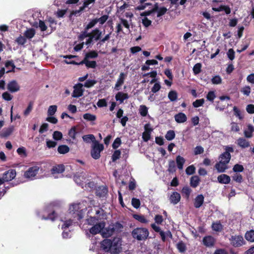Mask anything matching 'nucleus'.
Segmentation results:
<instances>
[{
  "mask_svg": "<svg viewBox=\"0 0 254 254\" xmlns=\"http://www.w3.org/2000/svg\"><path fill=\"white\" fill-rule=\"evenodd\" d=\"M254 131V127L252 125H249L247 128L245 130L244 133L246 137H251L252 133Z\"/></svg>",
  "mask_w": 254,
  "mask_h": 254,
  "instance_id": "obj_34",
  "label": "nucleus"
},
{
  "mask_svg": "<svg viewBox=\"0 0 254 254\" xmlns=\"http://www.w3.org/2000/svg\"><path fill=\"white\" fill-rule=\"evenodd\" d=\"M175 121L178 123H183L187 121V118L186 115L180 112L175 116Z\"/></svg>",
  "mask_w": 254,
  "mask_h": 254,
  "instance_id": "obj_22",
  "label": "nucleus"
},
{
  "mask_svg": "<svg viewBox=\"0 0 254 254\" xmlns=\"http://www.w3.org/2000/svg\"><path fill=\"white\" fill-rule=\"evenodd\" d=\"M7 89L10 92L14 93L19 90L20 86L15 80H12L8 83Z\"/></svg>",
  "mask_w": 254,
  "mask_h": 254,
  "instance_id": "obj_12",
  "label": "nucleus"
},
{
  "mask_svg": "<svg viewBox=\"0 0 254 254\" xmlns=\"http://www.w3.org/2000/svg\"><path fill=\"white\" fill-rule=\"evenodd\" d=\"M16 171L15 170L10 169L5 172L2 175L0 180L2 181V184L5 182H8L13 179L16 176Z\"/></svg>",
  "mask_w": 254,
  "mask_h": 254,
  "instance_id": "obj_7",
  "label": "nucleus"
},
{
  "mask_svg": "<svg viewBox=\"0 0 254 254\" xmlns=\"http://www.w3.org/2000/svg\"><path fill=\"white\" fill-rule=\"evenodd\" d=\"M83 139L86 142H90L91 141L95 142V136L93 134H88L83 136Z\"/></svg>",
  "mask_w": 254,
  "mask_h": 254,
  "instance_id": "obj_43",
  "label": "nucleus"
},
{
  "mask_svg": "<svg viewBox=\"0 0 254 254\" xmlns=\"http://www.w3.org/2000/svg\"><path fill=\"white\" fill-rule=\"evenodd\" d=\"M2 97L6 101H10L12 98V96L8 92H5L2 93Z\"/></svg>",
  "mask_w": 254,
  "mask_h": 254,
  "instance_id": "obj_60",
  "label": "nucleus"
},
{
  "mask_svg": "<svg viewBox=\"0 0 254 254\" xmlns=\"http://www.w3.org/2000/svg\"><path fill=\"white\" fill-rule=\"evenodd\" d=\"M64 170V166L63 165H58L54 166L51 170L52 174L56 178H58V174H62Z\"/></svg>",
  "mask_w": 254,
  "mask_h": 254,
  "instance_id": "obj_15",
  "label": "nucleus"
},
{
  "mask_svg": "<svg viewBox=\"0 0 254 254\" xmlns=\"http://www.w3.org/2000/svg\"><path fill=\"white\" fill-rule=\"evenodd\" d=\"M195 171V167L193 165H190L187 168L186 170V174L190 175L193 174Z\"/></svg>",
  "mask_w": 254,
  "mask_h": 254,
  "instance_id": "obj_58",
  "label": "nucleus"
},
{
  "mask_svg": "<svg viewBox=\"0 0 254 254\" xmlns=\"http://www.w3.org/2000/svg\"><path fill=\"white\" fill-rule=\"evenodd\" d=\"M64 63L68 64H74V65H82L85 64L87 68H95L97 66L96 62L95 61H90L88 59H83V60L80 62H76L75 61H68L64 60Z\"/></svg>",
  "mask_w": 254,
  "mask_h": 254,
  "instance_id": "obj_4",
  "label": "nucleus"
},
{
  "mask_svg": "<svg viewBox=\"0 0 254 254\" xmlns=\"http://www.w3.org/2000/svg\"><path fill=\"white\" fill-rule=\"evenodd\" d=\"M134 218L136 220L143 223H146L148 222L147 220L143 215H134Z\"/></svg>",
  "mask_w": 254,
  "mask_h": 254,
  "instance_id": "obj_48",
  "label": "nucleus"
},
{
  "mask_svg": "<svg viewBox=\"0 0 254 254\" xmlns=\"http://www.w3.org/2000/svg\"><path fill=\"white\" fill-rule=\"evenodd\" d=\"M97 81L95 80H87L84 83V86L87 88H90L94 86Z\"/></svg>",
  "mask_w": 254,
  "mask_h": 254,
  "instance_id": "obj_47",
  "label": "nucleus"
},
{
  "mask_svg": "<svg viewBox=\"0 0 254 254\" xmlns=\"http://www.w3.org/2000/svg\"><path fill=\"white\" fill-rule=\"evenodd\" d=\"M227 164L219 161V163L215 165V167L219 172H224L227 169Z\"/></svg>",
  "mask_w": 254,
  "mask_h": 254,
  "instance_id": "obj_24",
  "label": "nucleus"
},
{
  "mask_svg": "<svg viewBox=\"0 0 254 254\" xmlns=\"http://www.w3.org/2000/svg\"><path fill=\"white\" fill-rule=\"evenodd\" d=\"M13 131V127L3 128L0 132V136L2 137H7L10 135Z\"/></svg>",
  "mask_w": 254,
  "mask_h": 254,
  "instance_id": "obj_23",
  "label": "nucleus"
},
{
  "mask_svg": "<svg viewBox=\"0 0 254 254\" xmlns=\"http://www.w3.org/2000/svg\"><path fill=\"white\" fill-rule=\"evenodd\" d=\"M82 87L83 85L81 83H78L74 85L72 96L74 98H78L82 96L84 91Z\"/></svg>",
  "mask_w": 254,
  "mask_h": 254,
  "instance_id": "obj_9",
  "label": "nucleus"
},
{
  "mask_svg": "<svg viewBox=\"0 0 254 254\" xmlns=\"http://www.w3.org/2000/svg\"><path fill=\"white\" fill-rule=\"evenodd\" d=\"M246 239L251 242H254V231L251 230L245 234Z\"/></svg>",
  "mask_w": 254,
  "mask_h": 254,
  "instance_id": "obj_32",
  "label": "nucleus"
},
{
  "mask_svg": "<svg viewBox=\"0 0 254 254\" xmlns=\"http://www.w3.org/2000/svg\"><path fill=\"white\" fill-rule=\"evenodd\" d=\"M126 76H127V75L125 73H124V72L120 73L119 78L117 79V82L115 85L114 89L116 90L119 91L121 89V87L124 84L125 80L126 78Z\"/></svg>",
  "mask_w": 254,
  "mask_h": 254,
  "instance_id": "obj_14",
  "label": "nucleus"
},
{
  "mask_svg": "<svg viewBox=\"0 0 254 254\" xmlns=\"http://www.w3.org/2000/svg\"><path fill=\"white\" fill-rule=\"evenodd\" d=\"M123 112H117V117L121 119V123L123 127L126 125V122L128 121V118L127 116L123 117Z\"/></svg>",
  "mask_w": 254,
  "mask_h": 254,
  "instance_id": "obj_30",
  "label": "nucleus"
},
{
  "mask_svg": "<svg viewBox=\"0 0 254 254\" xmlns=\"http://www.w3.org/2000/svg\"><path fill=\"white\" fill-rule=\"evenodd\" d=\"M95 0H85L84 2L83 6L80 7V10L83 11L85 8L87 7L90 4L94 2Z\"/></svg>",
  "mask_w": 254,
  "mask_h": 254,
  "instance_id": "obj_54",
  "label": "nucleus"
},
{
  "mask_svg": "<svg viewBox=\"0 0 254 254\" xmlns=\"http://www.w3.org/2000/svg\"><path fill=\"white\" fill-rule=\"evenodd\" d=\"M109 16L108 15H104L99 18H95L97 22H99L100 24H103L108 19Z\"/></svg>",
  "mask_w": 254,
  "mask_h": 254,
  "instance_id": "obj_55",
  "label": "nucleus"
},
{
  "mask_svg": "<svg viewBox=\"0 0 254 254\" xmlns=\"http://www.w3.org/2000/svg\"><path fill=\"white\" fill-rule=\"evenodd\" d=\"M142 23L143 26L145 27H148L151 24V21L147 17H144L142 19Z\"/></svg>",
  "mask_w": 254,
  "mask_h": 254,
  "instance_id": "obj_63",
  "label": "nucleus"
},
{
  "mask_svg": "<svg viewBox=\"0 0 254 254\" xmlns=\"http://www.w3.org/2000/svg\"><path fill=\"white\" fill-rule=\"evenodd\" d=\"M69 150V147L65 145H60L58 148V151L60 154H65Z\"/></svg>",
  "mask_w": 254,
  "mask_h": 254,
  "instance_id": "obj_37",
  "label": "nucleus"
},
{
  "mask_svg": "<svg viewBox=\"0 0 254 254\" xmlns=\"http://www.w3.org/2000/svg\"><path fill=\"white\" fill-rule=\"evenodd\" d=\"M167 8L165 7H161L159 8L157 11V16L159 17L164 15L167 12Z\"/></svg>",
  "mask_w": 254,
  "mask_h": 254,
  "instance_id": "obj_52",
  "label": "nucleus"
},
{
  "mask_svg": "<svg viewBox=\"0 0 254 254\" xmlns=\"http://www.w3.org/2000/svg\"><path fill=\"white\" fill-rule=\"evenodd\" d=\"M87 31H85L82 32L81 34L78 36V40L80 41H83L85 38L88 37L90 36V33H87Z\"/></svg>",
  "mask_w": 254,
  "mask_h": 254,
  "instance_id": "obj_53",
  "label": "nucleus"
},
{
  "mask_svg": "<svg viewBox=\"0 0 254 254\" xmlns=\"http://www.w3.org/2000/svg\"><path fill=\"white\" fill-rule=\"evenodd\" d=\"M176 163L179 169H183L184 164L185 163V159L182 156L179 155L176 157Z\"/></svg>",
  "mask_w": 254,
  "mask_h": 254,
  "instance_id": "obj_26",
  "label": "nucleus"
},
{
  "mask_svg": "<svg viewBox=\"0 0 254 254\" xmlns=\"http://www.w3.org/2000/svg\"><path fill=\"white\" fill-rule=\"evenodd\" d=\"M204 102V100L203 99H197L193 102L192 105L194 107L197 108L202 106Z\"/></svg>",
  "mask_w": 254,
  "mask_h": 254,
  "instance_id": "obj_57",
  "label": "nucleus"
},
{
  "mask_svg": "<svg viewBox=\"0 0 254 254\" xmlns=\"http://www.w3.org/2000/svg\"><path fill=\"white\" fill-rule=\"evenodd\" d=\"M231 159V155L230 153H228L227 152H224L222 153L219 158V159L221 161L224 162L226 164H228Z\"/></svg>",
  "mask_w": 254,
  "mask_h": 254,
  "instance_id": "obj_25",
  "label": "nucleus"
},
{
  "mask_svg": "<svg viewBox=\"0 0 254 254\" xmlns=\"http://www.w3.org/2000/svg\"><path fill=\"white\" fill-rule=\"evenodd\" d=\"M83 118L88 121H93L96 119V116L89 113L83 115Z\"/></svg>",
  "mask_w": 254,
  "mask_h": 254,
  "instance_id": "obj_49",
  "label": "nucleus"
},
{
  "mask_svg": "<svg viewBox=\"0 0 254 254\" xmlns=\"http://www.w3.org/2000/svg\"><path fill=\"white\" fill-rule=\"evenodd\" d=\"M98 56V54L97 51L92 50L88 53H86L85 55L84 59H95Z\"/></svg>",
  "mask_w": 254,
  "mask_h": 254,
  "instance_id": "obj_27",
  "label": "nucleus"
},
{
  "mask_svg": "<svg viewBox=\"0 0 254 254\" xmlns=\"http://www.w3.org/2000/svg\"><path fill=\"white\" fill-rule=\"evenodd\" d=\"M97 105L99 107H106L107 105V101L105 99H99L97 103Z\"/></svg>",
  "mask_w": 254,
  "mask_h": 254,
  "instance_id": "obj_59",
  "label": "nucleus"
},
{
  "mask_svg": "<svg viewBox=\"0 0 254 254\" xmlns=\"http://www.w3.org/2000/svg\"><path fill=\"white\" fill-rule=\"evenodd\" d=\"M35 34V31L33 28L27 29L24 32V36L28 39H31Z\"/></svg>",
  "mask_w": 254,
  "mask_h": 254,
  "instance_id": "obj_33",
  "label": "nucleus"
},
{
  "mask_svg": "<svg viewBox=\"0 0 254 254\" xmlns=\"http://www.w3.org/2000/svg\"><path fill=\"white\" fill-rule=\"evenodd\" d=\"M191 192V189L188 187L183 188L182 191L183 195L186 197L187 199L189 198Z\"/></svg>",
  "mask_w": 254,
  "mask_h": 254,
  "instance_id": "obj_41",
  "label": "nucleus"
},
{
  "mask_svg": "<svg viewBox=\"0 0 254 254\" xmlns=\"http://www.w3.org/2000/svg\"><path fill=\"white\" fill-rule=\"evenodd\" d=\"M168 97L171 101H175L177 99L178 93L175 90H171L169 92Z\"/></svg>",
  "mask_w": 254,
  "mask_h": 254,
  "instance_id": "obj_36",
  "label": "nucleus"
},
{
  "mask_svg": "<svg viewBox=\"0 0 254 254\" xmlns=\"http://www.w3.org/2000/svg\"><path fill=\"white\" fill-rule=\"evenodd\" d=\"M227 56L228 58L232 61L235 58V52L233 49H230L227 52Z\"/></svg>",
  "mask_w": 254,
  "mask_h": 254,
  "instance_id": "obj_64",
  "label": "nucleus"
},
{
  "mask_svg": "<svg viewBox=\"0 0 254 254\" xmlns=\"http://www.w3.org/2000/svg\"><path fill=\"white\" fill-rule=\"evenodd\" d=\"M199 178L197 176H192L190 179V185L193 188H196L199 184Z\"/></svg>",
  "mask_w": 254,
  "mask_h": 254,
  "instance_id": "obj_35",
  "label": "nucleus"
},
{
  "mask_svg": "<svg viewBox=\"0 0 254 254\" xmlns=\"http://www.w3.org/2000/svg\"><path fill=\"white\" fill-rule=\"evenodd\" d=\"M219 183L223 184H228L230 182V177L226 174H222L219 175L218 178Z\"/></svg>",
  "mask_w": 254,
  "mask_h": 254,
  "instance_id": "obj_20",
  "label": "nucleus"
},
{
  "mask_svg": "<svg viewBox=\"0 0 254 254\" xmlns=\"http://www.w3.org/2000/svg\"><path fill=\"white\" fill-rule=\"evenodd\" d=\"M15 41L18 45H23L26 42V38L21 35H20Z\"/></svg>",
  "mask_w": 254,
  "mask_h": 254,
  "instance_id": "obj_56",
  "label": "nucleus"
},
{
  "mask_svg": "<svg viewBox=\"0 0 254 254\" xmlns=\"http://www.w3.org/2000/svg\"><path fill=\"white\" fill-rule=\"evenodd\" d=\"M238 144L242 148H246L249 146V142L245 138H240L237 140Z\"/></svg>",
  "mask_w": 254,
  "mask_h": 254,
  "instance_id": "obj_29",
  "label": "nucleus"
},
{
  "mask_svg": "<svg viewBox=\"0 0 254 254\" xmlns=\"http://www.w3.org/2000/svg\"><path fill=\"white\" fill-rule=\"evenodd\" d=\"M202 65L200 63H197L193 67L192 70L193 73L195 75H197L200 73L201 71Z\"/></svg>",
  "mask_w": 254,
  "mask_h": 254,
  "instance_id": "obj_40",
  "label": "nucleus"
},
{
  "mask_svg": "<svg viewBox=\"0 0 254 254\" xmlns=\"http://www.w3.org/2000/svg\"><path fill=\"white\" fill-rule=\"evenodd\" d=\"M168 171L170 173H173L176 171V164L174 161H170L169 162Z\"/></svg>",
  "mask_w": 254,
  "mask_h": 254,
  "instance_id": "obj_45",
  "label": "nucleus"
},
{
  "mask_svg": "<svg viewBox=\"0 0 254 254\" xmlns=\"http://www.w3.org/2000/svg\"><path fill=\"white\" fill-rule=\"evenodd\" d=\"M230 240L231 244L235 247H240L244 244V239L240 235L232 236Z\"/></svg>",
  "mask_w": 254,
  "mask_h": 254,
  "instance_id": "obj_8",
  "label": "nucleus"
},
{
  "mask_svg": "<svg viewBox=\"0 0 254 254\" xmlns=\"http://www.w3.org/2000/svg\"><path fill=\"white\" fill-rule=\"evenodd\" d=\"M115 98L117 101H119L120 103H122L124 102L125 100L128 98V95L127 93L119 92L116 94Z\"/></svg>",
  "mask_w": 254,
  "mask_h": 254,
  "instance_id": "obj_17",
  "label": "nucleus"
},
{
  "mask_svg": "<svg viewBox=\"0 0 254 254\" xmlns=\"http://www.w3.org/2000/svg\"><path fill=\"white\" fill-rule=\"evenodd\" d=\"M17 152L18 155L22 158H25L27 156L26 149L24 147H20L17 149Z\"/></svg>",
  "mask_w": 254,
  "mask_h": 254,
  "instance_id": "obj_38",
  "label": "nucleus"
},
{
  "mask_svg": "<svg viewBox=\"0 0 254 254\" xmlns=\"http://www.w3.org/2000/svg\"><path fill=\"white\" fill-rule=\"evenodd\" d=\"M103 149L104 145L95 141L94 142V145L91 152L92 157L95 159L99 158L100 157V153Z\"/></svg>",
  "mask_w": 254,
  "mask_h": 254,
  "instance_id": "obj_5",
  "label": "nucleus"
},
{
  "mask_svg": "<svg viewBox=\"0 0 254 254\" xmlns=\"http://www.w3.org/2000/svg\"><path fill=\"white\" fill-rule=\"evenodd\" d=\"M148 235L149 232L145 228H137L134 229L132 232L133 237L139 241L146 239Z\"/></svg>",
  "mask_w": 254,
  "mask_h": 254,
  "instance_id": "obj_3",
  "label": "nucleus"
},
{
  "mask_svg": "<svg viewBox=\"0 0 254 254\" xmlns=\"http://www.w3.org/2000/svg\"><path fill=\"white\" fill-rule=\"evenodd\" d=\"M170 200L174 204H177L180 200V194L177 192H174L170 196Z\"/></svg>",
  "mask_w": 254,
  "mask_h": 254,
  "instance_id": "obj_19",
  "label": "nucleus"
},
{
  "mask_svg": "<svg viewBox=\"0 0 254 254\" xmlns=\"http://www.w3.org/2000/svg\"><path fill=\"white\" fill-rule=\"evenodd\" d=\"M213 10L215 11H220L224 10L227 14L231 13V9L228 6L221 5L219 8H213Z\"/></svg>",
  "mask_w": 254,
  "mask_h": 254,
  "instance_id": "obj_28",
  "label": "nucleus"
},
{
  "mask_svg": "<svg viewBox=\"0 0 254 254\" xmlns=\"http://www.w3.org/2000/svg\"><path fill=\"white\" fill-rule=\"evenodd\" d=\"M90 34V36H92L94 40L96 41H97L101 40L102 32L98 28H95L92 31Z\"/></svg>",
  "mask_w": 254,
  "mask_h": 254,
  "instance_id": "obj_16",
  "label": "nucleus"
},
{
  "mask_svg": "<svg viewBox=\"0 0 254 254\" xmlns=\"http://www.w3.org/2000/svg\"><path fill=\"white\" fill-rule=\"evenodd\" d=\"M216 243V239L211 236H206L203 238V244L208 248L214 247Z\"/></svg>",
  "mask_w": 254,
  "mask_h": 254,
  "instance_id": "obj_10",
  "label": "nucleus"
},
{
  "mask_svg": "<svg viewBox=\"0 0 254 254\" xmlns=\"http://www.w3.org/2000/svg\"><path fill=\"white\" fill-rule=\"evenodd\" d=\"M114 232V227L110 226L104 230H103L102 235L103 237H109L113 234Z\"/></svg>",
  "mask_w": 254,
  "mask_h": 254,
  "instance_id": "obj_21",
  "label": "nucleus"
},
{
  "mask_svg": "<svg viewBox=\"0 0 254 254\" xmlns=\"http://www.w3.org/2000/svg\"><path fill=\"white\" fill-rule=\"evenodd\" d=\"M91 211H94L97 216H91L87 219L84 226H86L85 229L89 230L90 234L96 235L100 233L105 227V222L101 221L105 218L104 211L97 207H94Z\"/></svg>",
  "mask_w": 254,
  "mask_h": 254,
  "instance_id": "obj_1",
  "label": "nucleus"
},
{
  "mask_svg": "<svg viewBox=\"0 0 254 254\" xmlns=\"http://www.w3.org/2000/svg\"><path fill=\"white\" fill-rule=\"evenodd\" d=\"M131 204L134 208H137L139 207L140 203L138 199L133 198L131 200Z\"/></svg>",
  "mask_w": 254,
  "mask_h": 254,
  "instance_id": "obj_61",
  "label": "nucleus"
},
{
  "mask_svg": "<svg viewBox=\"0 0 254 254\" xmlns=\"http://www.w3.org/2000/svg\"><path fill=\"white\" fill-rule=\"evenodd\" d=\"M53 138L56 140H61L63 137L62 133L59 131H55L53 134Z\"/></svg>",
  "mask_w": 254,
  "mask_h": 254,
  "instance_id": "obj_50",
  "label": "nucleus"
},
{
  "mask_svg": "<svg viewBox=\"0 0 254 254\" xmlns=\"http://www.w3.org/2000/svg\"><path fill=\"white\" fill-rule=\"evenodd\" d=\"M177 247L181 253H184L186 250V245L182 242H179L177 245Z\"/></svg>",
  "mask_w": 254,
  "mask_h": 254,
  "instance_id": "obj_44",
  "label": "nucleus"
},
{
  "mask_svg": "<svg viewBox=\"0 0 254 254\" xmlns=\"http://www.w3.org/2000/svg\"><path fill=\"white\" fill-rule=\"evenodd\" d=\"M211 82L214 84H220L222 82V79L219 75H215L211 79Z\"/></svg>",
  "mask_w": 254,
  "mask_h": 254,
  "instance_id": "obj_51",
  "label": "nucleus"
},
{
  "mask_svg": "<svg viewBox=\"0 0 254 254\" xmlns=\"http://www.w3.org/2000/svg\"><path fill=\"white\" fill-rule=\"evenodd\" d=\"M80 203L77 204H73L70 206L69 208V211L70 213H72L73 214H75L77 213V219H80L82 218V216L81 214V211L82 210L79 211V209L81 208L80 207Z\"/></svg>",
  "mask_w": 254,
  "mask_h": 254,
  "instance_id": "obj_13",
  "label": "nucleus"
},
{
  "mask_svg": "<svg viewBox=\"0 0 254 254\" xmlns=\"http://www.w3.org/2000/svg\"><path fill=\"white\" fill-rule=\"evenodd\" d=\"M153 131L149 124H147L144 126V131L142 133V138L144 141H147L150 138V134Z\"/></svg>",
  "mask_w": 254,
  "mask_h": 254,
  "instance_id": "obj_11",
  "label": "nucleus"
},
{
  "mask_svg": "<svg viewBox=\"0 0 254 254\" xmlns=\"http://www.w3.org/2000/svg\"><path fill=\"white\" fill-rule=\"evenodd\" d=\"M212 228L215 231L220 232L222 230L223 226L219 222H216L212 224Z\"/></svg>",
  "mask_w": 254,
  "mask_h": 254,
  "instance_id": "obj_39",
  "label": "nucleus"
},
{
  "mask_svg": "<svg viewBox=\"0 0 254 254\" xmlns=\"http://www.w3.org/2000/svg\"><path fill=\"white\" fill-rule=\"evenodd\" d=\"M101 245L103 250L111 254H118L122 251L121 240L119 238H115L113 240L105 239Z\"/></svg>",
  "mask_w": 254,
  "mask_h": 254,
  "instance_id": "obj_2",
  "label": "nucleus"
},
{
  "mask_svg": "<svg viewBox=\"0 0 254 254\" xmlns=\"http://www.w3.org/2000/svg\"><path fill=\"white\" fill-rule=\"evenodd\" d=\"M39 170V167L37 166H34L30 167L24 173V177L27 179L33 180L37 174Z\"/></svg>",
  "mask_w": 254,
  "mask_h": 254,
  "instance_id": "obj_6",
  "label": "nucleus"
},
{
  "mask_svg": "<svg viewBox=\"0 0 254 254\" xmlns=\"http://www.w3.org/2000/svg\"><path fill=\"white\" fill-rule=\"evenodd\" d=\"M5 66L9 68V67H11V69H8L6 73H8L10 72H14V69L15 68V65H14L12 61H7L5 64Z\"/></svg>",
  "mask_w": 254,
  "mask_h": 254,
  "instance_id": "obj_31",
  "label": "nucleus"
},
{
  "mask_svg": "<svg viewBox=\"0 0 254 254\" xmlns=\"http://www.w3.org/2000/svg\"><path fill=\"white\" fill-rule=\"evenodd\" d=\"M215 97L216 96L214 91H209L206 96V98L210 101H213Z\"/></svg>",
  "mask_w": 254,
  "mask_h": 254,
  "instance_id": "obj_62",
  "label": "nucleus"
},
{
  "mask_svg": "<svg viewBox=\"0 0 254 254\" xmlns=\"http://www.w3.org/2000/svg\"><path fill=\"white\" fill-rule=\"evenodd\" d=\"M97 21H96V19H92L85 27L84 30L85 31H88L89 29L92 28L96 24H97Z\"/></svg>",
  "mask_w": 254,
  "mask_h": 254,
  "instance_id": "obj_46",
  "label": "nucleus"
},
{
  "mask_svg": "<svg viewBox=\"0 0 254 254\" xmlns=\"http://www.w3.org/2000/svg\"><path fill=\"white\" fill-rule=\"evenodd\" d=\"M204 201V197L202 194L198 195L194 199V206L196 208H199L203 204Z\"/></svg>",
  "mask_w": 254,
  "mask_h": 254,
  "instance_id": "obj_18",
  "label": "nucleus"
},
{
  "mask_svg": "<svg viewBox=\"0 0 254 254\" xmlns=\"http://www.w3.org/2000/svg\"><path fill=\"white\" fill-rule=\"evenodd\" d=\"M175 137V133L174 130H170L167 131V133L165 135V138L168 140H172Z\"/></svg>",
  "mask_w": 254,
  "mask_h": 254,
  "instance_id": "obj_42",
  "label": "nucleus"
}]
</instances>
